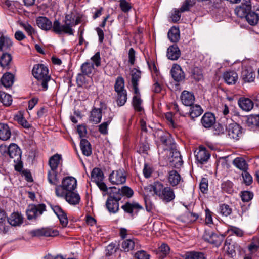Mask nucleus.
<instances>
[{
	"label": "nucleus",
	"mask_w": 259,
	"mask_h": 259,
	"mask_svg": "<svg viewBox=\"0 0 259 259\" xmlns=\"http://www.w3.org/2000/svg\"><path fill=\"white\" fill-rule=\"evenodd\" d=\"M145 189L150 192H153V196L158 197L162 202L168 203L175 198V194L173 189L169 186H165L159 182H155L153 184L147 186Z\"/></svg>",
	"instance_id": "nucleus-1"
},
{
	"label": "nucleus",
	"mask_w": 259,
	"mask_h": 259,
	"mask_svg": "<svg viewBox=\"0 0 259 259\" xmlns=\"http://www.w3.org/2000/svg\"><path fill=\"white\" fill-rule=\"evenodd\" d=\"M32 74L38 81L42 90L46 91L48 88V82L51 80L47 67L42 64H35L32 69Z\"/></svg>",
	"instance_id": "nucleus-2"
},
{
	"label": "nucleus",
	"mask_w": 259,
	"mask_h": 259,
	"mask_svg": "<svg viewBox=\"0 0 259 259\" xmlns=\"http://www.w3.org/2000/svg\"><path fill=\"white\" fill-rule=\"evenodd\" d=\"M77 186V181L72 177L64 178L61 185L56 186L55 192L56 196H63L65 193L75 190Z\"/></svg>",
	"instance_id": "nucleus-3"
},
{
	"label": "nucleus",
	"mask_w": 259,
	"mask_h": 259,
	"mask_svg": "<svg viewBox=\"0 0 259 259\" xmlns=\"http://www.w3.org/2000/svg\"><path fill=\"white\" fill-rule=\"evenodd\" d=\"M242 127L236 123L232 122L226 126L227 135L230 139L238 140L242 135Z\"/></svg>",
	"instance_id": "nucleus-4"
},
{
	"label": "nucleus",
	"mask_w": 259,
	"mask_h": 259,
	"mask_svg": "<svg viewBox=\"0 0 259 259\" xmlns=\"http://www.w3.org/2000/svg\"><path fill=\"white\" fill-rule=\"evenodd\" d=\"M46 210V205L44 204L38 205H29L26 210V214L28 220H32L41 215Z\"/></svg>",
	"instance_id": "nucleus-5"
},
{
	"label": "nucleus",
	"mask_w": 259,
	"mask_h": 259,
	"mask_svg": "<svg viewBox=\"0 0 259 259\" xmlns=\"http://www.w3.org/2000/svg\"><path fill=\"white\" fill-rule=\"evenodd\" d=\"M30 234L33 237H55L59 235V232L56 229L46 227L32 230Z\"/></svg>",
	"instance_id": "nucleus-6"
},
{
	"label": "nucleus",
	"mask_w": 259,
	"mask_h": 259,
	"mask_svg": "<svg viewBox=\"0 0 259 259\" xmlns=\"http://www.w3.org/2000/svg\"><path fill=\"white\" fill-rule=\"evenodd\" d=\"M250 0H242L241 3L235 9V13L238 17L244 18L251 11Z\"/></svg>",
	"instance_id": "nucleus-7"
},
{
	"label": "nucleus",
	"mask_w": 259,
	"mask_h": 259,
	"mask_svg": "<svg viewBox=\"0 0 259 259\" xmlns=\"http://www.w3.org/2000/svg\"><path fill=\"white\" fill-rule=\"evenodd\" d=\"M121 198L115 197L114 196H109L106 201V207L110 213H116L119 210V201Z\"/></svg>",
	"instance_id": "nucleus-8"
},
{
	"label": "nucleus",
	"mask_w": 259,
	"mask_h": 259,
	"mask_svg": "<svg viewBox=\"0 0 259 259\" xmlns=\"http://www.w3.org/2000/svg\"><path fill=\"white\" fill-rule=\"evenodd\" d=\"M126 179L124 170L122 169L113 171L109 177L110 182L113 185L123 184L125 182Z\"/></svg>",
	"instance_id": "nucleus-9"
},
{
	"label": "nucleus",
	"mask_w": 259,
	"mask_h": 259,
	"mask_svg": "<svg viewBox=\"0 0 259 259\" xmlns=\"http://www.w3.org/2000/svg\"><path fill=\"white\" fill-rule=\"evenodd\" d=\"M203 239L205 241L218 246L221 244L224 236L219 235L212 231H206L203 235Z\"/></svg>",
	"instance_id": "nucleus-10"
},
{
	"label": "nucleus",
	"mask_w": 259,
	"mask_h": 259,
	"mask_svg": "<svg viewBox=\"0 0 259 259\" xmlns=\"http://www.w3.org/2000/svg\"><path fill=\"white\" fill-rule=\"evenodd\" d=\"M8 153L10 157L13 159L14 162L19 164L21 159V151L18 145L14 143L11 144L8 147Z\"/></svg>",
	"instance_id": "nucleus-11"
},
{
	"label": "nucleus",
	"mask_w": 259,
	"mask_h": 259,
	"mask_svg": "<svg viewBox=\"0 0 259 259\" xmlns=\"http://www.w3.org/2000/svg\"><path fill=\"white\" fill-rule=\"evenodd\" d=\"M196 160L201 164L207 161L209 159L210 154L206 148L199 146V148L195 151Z\"/></svg>",
	"instance_id": "nucleus-12"
},
{
	"label": "nucleus",
	"mask_w": 259,
	"mask_h": 259,
	"mask_svg": "<svg viewBox=\"0 0 259 259\" xmlns=\"http://www.w3.org/2000/svg\"><path fill=\"white\" fill-rule=\"evenodd\" d=\"M125 212L133 215L134 213H137L143 209V207L136 202H127L121 206Z\"/></svg>",
	"instance_id": "nucleus-13"
},
{
	"label": "nucleus",
	"mask_w": 259,
	"mask_h": 259,
	"mask_svg": "<svg viewBox=\"0 0 259 259\" xmlns=\"http://www.w3.org/2000/svg\"><path fill=\"white\" fill-rule=\"evenodd\" d=\"M63 22L65 26V30L67 32V34L70 35H73L72 27L75 26V15L72 13L67 14L65 17Z\"/></svg>",
	"instance_id": "nucleus-14"
},
{
	"label": "nucleus",
	"mask_w": 259,
	"mask_h": 259,
	"mask_svg": "<svg viewBox=\"0 0 259 259\" xmlns=\"http://www.w3.org/2000/svg\"><path fill=\"white\" fill-rule=\"evenodd\" d=\"M57 197L65 198L66 201L71 205L78 204L80 200L79 195L75 190L65 192L63 196Z\"/></svg>",
	"instance_id": "nucleus-15"
},
{
	"label": "nucleus",
	"mask_w": 259,
	"mask_h": 259,
	"mask_svg": "<svg viewBox=\"0 0 259 259\" xmlns=\"http://www.w3.org/2000/svg\"><path fill=\"white\" fill-rule=\"evenodd\" d=\"M52 209L53 211L54 212V213L58 217V219L60 220V224H61L62 227H66L68 223V221L65 212L60 206L58 205L52 206Z\"/></svg>",
	"instance_id": "nucleus-16"
},
{
	"label": "nucleus",
	"mask_w": 259,
	"mask_h": 259,
	"mask_svg": "<svg viewBox=\"0 0 259 259\" xmlns=\"http://www.w3.org/2000/svg\"><path fill=\"white\" fill-rule=\"evenodd\" d=\"M131 75L132 77L131 83L134 90V93H138V82L141 77V72L139 70L134 68L131 70Z\"/></svg>",
	"instance_id": "nucleus-17"
},
{
	"label": "nucleus",
	"mask_w": 259,
	"mask_h": 259,
	"mask_svg": "<svg viewBox=\"0 0 259 259\" xmlns=\"http://www.w3.org/2000/svg\"><path fill=\"white\" fill-rule=\"evenodd\" d=\"M170 73L174 79L177 82L183 80L185 78L184 73L179 65H174L171 69Z\"/></svg>",
	"instance_id": "nucleus-18"
},
{
	"label": "nucleus",
	"mask_w": 259,
	"mask_h": 259,
	"mask_svg": "<svg viewBox=\"0 0 259 259\" xmlns=\"http://www.w3.org/2000/svg\"><path fill=\"white\" fill-rule=\"evenodd\" d=\"M223 78L227 84L232 85L236 83L238 79V76L236 72L229 71L224 73Z\"/></svg>",
	"instance_id": "nucleus-19"
},
{
	"label": "nucleus",
	"mask_w": 259,
	"mask_h": 259,
	"mask_svg": "<svg viewBox=\"0 0 259 259\" xmlns=\"http://www.w3.org/2000/svg\"><path fill=\"white\" fill-rule=\"evenodd\" d=\"M182 103L187 106H191L194 102L195 97L192 93L184 91L181 96Z\"/></svg>",
	"instance_id": "nucleus-20"
},
{
	"label": "nucleus",
	"mask_w": 259,
	"mask_h": 259,
	"mask_svg": "<svg viewBox=\"0 0 259 259\" xmlns=\"http://www.w3.org/2000/svg\"><path fill=\"white\" fill-rule=\"evenodd\" d=\"M102 119V110L101 108H94L90 113L89 121L93 124H97L100 122Z\"/></svg>",
	"instance_id": "nucleus-21"
},
{
	"label": "nucleus",
	"mask_w": 259,
	"mask_h": 259,
	"mask_svg": "<svg viewBox=\"0 0 259 259\" xmlns=\"http://www.w3.org/2000/svg\"><path fill=\"white\" fill-rule=\"evenodd\" d=\"M13 45V42L7 36L0 34V51H8Z\"/></svg>",
	"instance_id": "nucleus-22"
},
{
	"label": "nucleus",
	"mask_w": 259,
	"mask_h": 259,
	"mask_svg": "<svg viewBox=\"0 0 259 259\" xmlns=\"http://www.w3.org/2000/svg\"><path fill=\"white\" fill-rule=\"evenodd\" d=\"M215 122V118L214 115L210 112L204 114L201 119L202 125L206 127H210Z\"/></svg>",
	"instance_id": "nucleus-23"
},
{
	"label": "nucleus",
	"mask_w": 259,
	"mask_h": 259,
	"mask_svg": "<svg viewBox=\"0 0 259 259\" xmlns=\"http://www.w3.org/2000/svg\"><path fill=\"white\" fill-rule=\"evenodd\" d=\"M11 136V130L9 125L4 123H0V139L3 141L9 140Z\"/></svg>",
	"instance_id": "nucleus-24"
},
{
	"label": "nucleus",
	"mask_w": 259,
	"mask_h": 259,
	"mask_svg": "<svg viewBox=\"0 0 259 259\" xmlns=\"http://www.w3.org/2000/svg\"><path fill=\"white\" fill-rule=\"evenodd\" d=\"M180 51L176 45L170 46L167 51V56L169 59L177 60L180 56Z\"/></svg>",
	"instance_id": "nucleus-25"
},
{
	"label": "nucleus",
	"mask_w": 259,
	"mask_h": 259,
	"mask_svg": "<svg viewBox=\"0 0 259 259\" xmlns=\"http://www.w3.org/2000/svg\"><path fill=\"white\" fill-rule=\"evenodd\" d=\"M38 26L45 30H48L52 28V22L45 17H39L36 20Z\"/></svg>",
	"instance_id": "nucleus-26"
},
{
	"label": "nucleus",
	"mask_w": 259,
	"mask_h": 259,
	"mask_svg": "<svg viewBox=\"0 0 259 259\" xmlns=\"http://www.w3.org/2000/svg\"><path fill=\"white\" fill-rule=\"evenodd\" d=\"M181 180V176L176 170H172L168 172V181L172 186L178 185Z\"/></svg>",
	"instance_id": "nucleus-27"
},
{
	"label": "nucleus",
	"mask_w": 259,
	"mask_h": 259,
	"mask_svg": "<svg viewBox=\"0 0 259 259\" xmlns=\"http://www.w3.org/2000/svg\"><path fill=\"white\" fill-rule=\"evenodd\" d=\"M239 107L245 111H250L253 107V102L249 98H242L238 101Z\"/></svg>",
	"instance_id": "nucleus-28"
},
{
	"label": "nucleus",
	"mask_w": 259,
	"mask_h": 259,
	"mask_svg": "<svg viewBox=\"0 0 259 259\" xmlns=\"http://www.w3.org/2000/svg\"><path fill=\"white\" fill-rule=\"evenodd\" d=\"M9 223L12 226H19L23 222V217L18 212H14L8 219Z\"/></svg>",
	"instance_id": "nucleus-29"
},
{
	"label": "nucleus",
	"mask_w": 259,
	"mask_h": 259,
	"mask_svg": "<svg viewBox=\"0 0 259 259\" xmlns=\"http://www.w3.org/2000/svg\"><path fill=\"white\" fill-rule=\"evenodd\" d=\"M14 80V76L13 74L7 72L5 73L1 79L2 84L6 88L11 87Z\"/></svg>",
	"instance_id": "nucleus-30"
},
{
	"label": "nucleus",
	"mask_w": 259,
	"mask_h": 259,
	"mask_svg": "<svg viewBox=\"0 0 259 259\" xmlns=\"http://www.w3.org/2000/svg\"><path fill=\"white\" fill-rule=\"evenodd\" d=\"M80 146L83 155L89 156L92 154V149L90 142L86 139H82L80 142Z\"/></svg>",
	"instance_id": "nucleus-31"
},
{
	"label": "nucleus",
	"mask_w": 259,
	"mask_h": 259,
	"mask_svg": "<svg viewBox=\"0 0 259 259\" xmlns=\"http://www.w3.org/2000/svg\"><path fill=\"white\" fill-rule=\"evenodd\" d=\"M61 160L62 156L60 154H55L51 156L49 160L50 169L57 170Z\"/></svg>",
	"instance_id": "nucleus-32"
},
{
	"label": "nucleus",
	"mask_w": 259,
	"mask_h": 259,
	"mask_svg": "<svg viewBox=\"0 0 259 259\" xmlns=\"http://www.w3.org/2000/svg\"><path fill=\"white\" fill-rule=\"evenodd\" d=\"M135 95L133 97L132 105L136 111H141L143 110L142 106V100L140 98V92L138 93H134Z\"/></svg>",
	"instance_id": "nucleus-33"
},
{
	"label": "nucleus",
	"mask_w": 259,
	"mask_h": 259,
	"mask_svg": "<svg viewBox=\"0 0 259 259\" xmlns=\"http://www.w3.org/2000/svg\"><path fill=\"white\" fill-rule=\"evenodd\" d=\"M80 69L83 74L90 76L94 70V64L90 62H85L82 64Z\"/></svg>",
	"instance_id": "nucleus-34"
},
{
	"label": "nucleus",
	"mask_w": 259,
	"mask_h": 259,
	"mask_svg": "<svg viewBox=\"0 0 259 259\" xmlns=\"http://www.w3.org/2000/svg\"><path fill=\"white\" fill-rule=\"evenodd\" d=\"M233 164L235 167L242 171L248 169V164L246 161L241 157H237L233 161Z\"/></svg>",
	"instance_id": "nucleus-35"
},
{
	"label": "nucleus",
	"mask_w": 259,
	"mask_h": 259,
	"mask_svg": "<svg viewBox=\"0 0 259 259\" xmlns=\"http://www.w3.org/2000/svg\"><path fill=\"white\" fill-rule=\"evenodd\" d=\"M12 61V57L8 53H4L0 58L1 66L6 69L10 68V65Z\"/></svg>",
	"instance_id": "nucleus-36"
},
{
	"label": "nucleus",
	"mask_w": 259,
	"mask_h": 259,
	"mask_svg": "<svg viewBox=\"0 0 259 259\" xmlns=\"http://www.w3.org/2000/svg\"><path fill=\"white\" fill-rule=\"evenodd\" d=\"M255 73L251 69H244L242 72V78L245 82H250L255 79Z\"/></svg>",
	"instance_id": "nucleus-37"
},
{
	"label": "nucleus",
	"mask_w": 259,
	"mask_h": 259,
	"mask_svg": "<svg viewBox=\"0 0 259 259\" xmlns=\"http://www.w3.org/2000/svg\"><path fill=\"white\" fill-rule=\"evenodd\" d=\"M48 180L50 184L57 186L59 182L57 170L50 169L48 172Z\"/></svg>",
	"instance_id": "nucleus-38"
},
{
	"label": "nucleus",
	"mask_w": 259,
	"mask_h": 259,
	"mask_svg": "<svg viewBox=\"0 0 259 259\" xmlns=\"http://www.w3.org/2000/svg\"><path fill=\"white\" fill-rule=\"evenodd\" d=\"M168 37L171 42H178L180 39L179 29L176 27H171L168 32Z\"/></svg>",
	"instance_id": "nucleus-39"
},
{
	"label": "nucleus",
	"mask_w": 259,
	"mask_h": 259,
	"mask_svg": "<svg viewBox=\"0 0 259 259\" xmlns=\"http://www.w3.org/2000/svg\"><path fill=\"white\" fill-rule=\"evenodd\" d=\"M91 178L95 183L103 181L104 174L99 168H94L91 172Z\"/></svg>",
	"instance_id": "nucleus-40"
},
{
	"label": "nucleus",
	"mask_w": 259,
	"mask_h": 259,
	"mask_svg": "<svg viewBox=\"0 0 259 259\" xmlns=\"http://www.w3.org/2000/svg\"><path fill=\"white\" fill-rule=\"evenodd\" d=\"M65 27L64 24L62 25L59 20H56L54 21L53 24H52V28L53 31L56 34H61L63 33L67 34V32L65 30Z\"/></svg>",
	"instance_id": "nucleus-41"
},
{
	"label": "nucleus",
	"mask_w": 259,
	"mask_h": 259,
	"mask_svg": "<svg viewBox=\"0 0 259 259\" xmlns=\"http://www.w3.org/2000/svg\"><path fill=\"white\" fill-rule=\"evenodd\" d=\"M117 96H116V103L118 106H123L127 101V92L121 91L116 92Z\"/></svg>",
	"instance_id": "nucleus-42"
},
{
	"label": "nucleus",
	"mask_w": 259,
	"mask_h": 259,
	"mask_svg": "<svg viewBox=\"0 0 259 259\" xmlns=\"http://www.w3.org/2000/svg\"><path fill=\"white\" fill-rule=\"evenodd\" d=\"M202 112L203 110L201 106L196 104L195 105L191 106L189 114L192 119H194L199 116Z\"/></svg>",
	"instance_id": "nucleus-43"
},
{
	"label": "nucleus",
	"mask_w": 259,
	"mask_h": 259,
	"mask_svg": "<svg viewBox=\"0 0 259 259\" xmlns=\"http://www.w3.org/2000/svg\"><path fill=\"white\" fill-rule=\"evenodd\" d=\"M248 23L251 25H255L257 24L259 20L258 15L254 12L251 11L245 17Z\"/></svg>",
	"instance_id": "nucleus-44"
},
{
	"label": "nucleus",
	"mask_w": 259,
	"mask_h": 259,
	"mask_svg": "<svg viewBox=\"0 0 259 259\" xmlns=\"http://www.w3.org/2000/svg\"><path fill=\"white\" fill-rule=\"evenodd\" d=\"M135 245V240L132 239H126L122 242V247L126 252H128L134 249Z\"/></svg>",
	"instance_id": "nucleus-45"
},
{
	"label": "nucleus",
	"mask_w": 259,
	"mask_h": 259,
	"mask_svg": "<svg viewBox=\"0 0 259 259\" xmlns=\"http://www.w3.org/2000/svg\"><path fill=\"white\" fill-rule=\"evenodd\" d=\"M114 90L116 92L125 91L124 89V79L121 76H118L115 81L114 84Z\"/></svg>",
	"instance_id": "nucleus-46"
},
{
	"label": "nucleus",
	"mask_w": 259,
	"mask_h": 259,
	"mask_svg": "<svg viewBox=\"0 0 259 259\" xmlns=\"http://www.w3.org/2000/svg\"><path fill=\"white\" fill-rule=\"evenodd\" d=\"M0 101L4 105L9 106L12 104V99L10 95L0 91Z\"/></svg>",
	"instance_id": "nucleus-47"
},
{
	"label": "nucleus",
	"mask_w": 259,
	"mask_h": 259,
	"mask_svg": "<svg viewBox=\"0 0 259 259\" xmlns=\"http://www.w3.org/2000/svg\"><path fill=\"white\" fill-rule=\"evenodd\" d=\"M185 259H205V257L202 252L192 251L186 254Z\"/></svg>",
	"instance_id": "nucleus-48"
},
{
	"label": "nucleus",
	"mask_w": 259,
	"mask_h": 259,
	"mask_svg": "<svg viewBox=\"0 0 259 259\" xmlns=\"http://www.w3.org/2000/svg\"><path fill=\"white\" fill-rule=\"evenodd\" d=\"M112 120V117H109L108 120L99 125V131L103 135L108 134V127Z\"/></svg>",
	"instance_id": "nucleus-49"
},
{
	"label": "nucleus",
	"mask_w": 259,
	"mask_h": 259,
	"mask_svg": "<svg viewBox=\"0 0 259 259\" xmlns=\"http://www.w3.org/2000/svg\"><path fill=\"white\" fill-rule=\"evenodd\" d=\"M119 7L124 13H128L132 8L131 4L126 0L119 1Z\"/></svg>",
	"instance_id": "nucleus-50"
},
{
	"label": "nucleus",
	"mask_w": 259,
	"mask_h": 259,
	"mask_svg": "<svg viewBox=\"0 0 259 259\" xmlns=\"http://www.w3.org/2000/svg\"><path fill=\"white\" fill-rule=\"evenodd\" d=\"M176 156L170 161L172 166L179 168L183 164V161L179 153H176Z\"/></svg>",
	"instance_id": "nucleus-51"
},
{
	"label": "nucleus",
	"mask_w": 259,
	"mask_h": 259,
	"mask_svg": "<svg viewBox=\"0 0 259 259\" xmlns=\"http://www.w3.org/2000/svg\"><path fill=\"white\" fill-rule=\"evenodd\" d=\"M220 213L224 216H228L232 212V209L230 206L226 204H222L220 207Z\"/></svg>",
	"instance_id": "nucleus-52"
},
{
	"label": "nucleus",
	"mask_w": 259,
	"mask_h": 259,
	"mask_svg": "<svg viewBox=\"0 0 259 259\" xmlns=\"http://www.w3.org/2000/svg\"><path fill=\"white\" fill-rule=\"evenodd\" d=\"M195 0H186L180 9L181 12L188 11L190 8L194 5L195 3Z\"/></svg>",
	"instance_id": "nucleus-53"
},
{
	"label": "nucleus",
	"mask_w": 259,
	"mask_h": 259,
	"mask_svg": "<svg viewBox=\"0 0 259 259\" xmlns=\"http://www.w3.org/2000/svg\"><path fill=\"white\" fill-rule=\"evenodd\" d=\"M244 183L246 185H250L252 182V177L250 174L247 172V170L243 171L242 174Z\"/></svg>",
	"instance_id": "nucleus-54"
},
{
	"label": "nucleus",
	"mask_w": 259,
	"mask_h": 259,
	"mask_svg": "<svg viewBox=\"0 0 259 259\" xmlns=\"http://www.w3.org/2000/svg\"><path fill=\"white\" fill-rule=\"evenodd\" d=\"M20 25L24 29L29 35H32L34 33L35 31L34 28L28 23L21 22L20 23Z\"/></svg>",
	"instance_id": "nucleus-55"
},
{
	"label": "nucleus",
	"mask_w": 259,
	"mask_h": 259,
	"mask_svg": "<svg viewBox=\"0 0 259 259\" xmlns=\"http://www.w3.org/2000/svg\"><path fill=\"white\" fill-rule=\"evenodd\" d=\"M158 251L159 252L160 257L163 258L167 254L169 253V247L166 244H162L161 246L158 248Z\"/></svg>",
	"instance_id": "nucleus-56"
},
{
	"label": "nucleus",
	"mask_w": 259,
	"mask_h": 259,
	"mask_svg": "<svg viewBox=\"0 0 259 259\" xmlns=\"http://www.w3.org/2000/svg\"><path fill=\"white\" fill-rule=\"evenodd\" d=\"M208 186V180L205 178H203L199 185L200 190L203 193H206L207 192Z\"/></svg>",
	"instance_id": "nucleus-57"
},
{
	"label": "nucleus",
	"mask_w": 259,
	"mask_h": 259,
	"mask_svg": "<svg viewBox=\"0 0 259 259\" xmlns=\"http://www.w3.org/2000/svg\"><path fill=\"white\" fill-rule=\"evenodd\" d=\"M154 83L153 84V91L156 93H160L162 89L160 79L159 77H157V79L154 77Z\"/></svg>",
	"instance_id": "nucleus-58"
},
{
	"label": "nucleus",
	"mask_w": 259,
	"mask_h": 259,
	"mask_svg": "<svg viewBox=\"0 0 259 259\" xmlns=\"http://www.w3.org/2000/svg\"><path fill=\"white\" fill-rule=\"evenodd\" d=\"M253 194L249 191H243L242 192L241 199L244 202H248L252 199Z\"/></svg>",
	"instance_id": "nucleus-59"
},
{
	"label": "nucleus",
	"mask_w": 259,
	"mask_h": 259,
	"mask_svg": "<svg viewBox=\"0 0 259 259\" xmlns=\"http://www.w3.org/2000/svg\"><path fill=\"white\" fill-rule=\"evenodd\" d=\"M222 187L224 191L231 193L232 191L233 183L230 181L225 182L222 184Z\"/></svg>",
	"instance_id": "nucleus-60"
},
{
	"label": "nucleus",
	"mask_w": 259,
	"mask_h": 259,
	"mask_svg": "<svg viewBox=\"0 0 259 259\" xmlns=\"http://www.w3.org/2000/svg\"><path fill=\"white\" fill-rule=\"evenodd\" d=\"M91 60L94 63L96 67H99L101 65V57L100 53L99 52L95 53V54L91 57Z\"/></svg>",
	"instance_id": "nucleus-61"
},
{
	"label": "nucleus",
	"mask_w": 259,
	"mask_h": 259,
	"mask_svg": "<svg viewBox=\"0 0 259 259\" xmlns=\"http://www.w3.org/2000/svg\"><path fill=\"white\" fill-rule=\"evenodd\" d=\"M165 117L169 125L175 128L176 125L173 120V115L171 112H167L165 114Z\"/></svg>",
	"instance_id": "nucleus-62"
},
{
	"label": "nucleus",
	"mask_w": 259,
	"mask_h": 259,
	"mask_svg": "<svg viewBox=\"0 0 259 259\" xmlns=\"http://www.w3.org/2000/svg\"><path fill=\"white\" fill-rule=\"evenodd\" d=\"M121 191L122 194L130 198L133 195V191L127 186H124L121 188Z\"/></svg>",
	"instance_id": "nucleus-63"
},
{
	"label": "nucleus",
	"mask_w": 259,
	"mask_h": 259,
	"mask_svg": "<svg viewBox=\"0 0 259 259\" xmlns=\"http://www.w3.org/2000/svg\"><path fill=\"white\" fill-rule=\"evenodd\" d=\"M135 256L137 259H150L149 255L143 250L138 251Z\"/></svg>",
	"instance_id": "nucleus-64"
}]
</instances>
